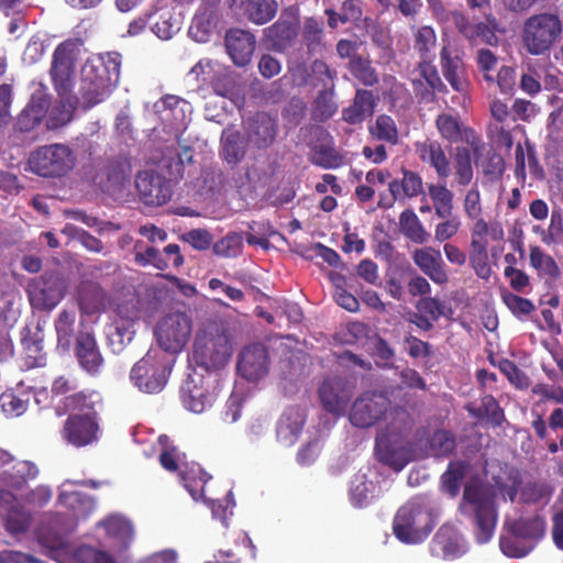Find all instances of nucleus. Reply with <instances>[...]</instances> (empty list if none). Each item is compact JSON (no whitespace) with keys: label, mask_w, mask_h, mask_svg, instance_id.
<instances>
[{"label":"nucleus","mask_w":563,"mask_h":563,"mask_svg":"<svg viewBox=\"0 0 563 563\" xmlns=\"http://www.w3.org/2000/svg\"><path fill=\"white\" fill-rule=\"evenodd\" d=\"M79 52L80 44L75 41L59 44L54 52L49 74L60 99V108H55L51 112V128L69 122L74 111L79 107L87 110L104 101L117 86L80 77L77 90H74V67Z\"/></svg>","instance_id":"obj_1"},{"label":"nucleus","mask_w":563,"mask_h":563,"mask_svg":"<svg viewBox=\"0 0 563 563\" xmlns=\"http://www.w3.org/2000/svg\"><path fill=\"white\" fill-rule=\"evenodd\" d=\"M75 483L65 481L59 487L58 503L71 511L48 514L37 529L38 542L51 550H64L67 536L73 532L80 519H85L95 509V501L74 488Z\"/></svg>","instance_id":"obj_2"},{"label":"nucleus","mask_w":563,"mask_h":563,"mask_svg":"<svg viewBox=\"0 0 563 563\" xmlns=\"http://www.w3.org/2000/svg\"><path fill=\"white\" fill-rule=\"evenodd\" d=\"M497 495L494 486L479 478H472L463 489L459 510L472 519L477 543L488 542L495 532L498 520Z\"/></svg>","instance_id":"obj_3"},{"label":"nucleus","mask_w":563,"mask_h":563,"mask_svg":"<svg viewBox=\"0 0 563 563\" xmlns=\"http://www.w3.org/2000/svg\"><path fill=\"white\" fill-rule=\"evenodd\" d=\"M175 362V356L159 349H150L131 368L130 379L140 391L159 393L166 386Z\"/></svg>","instance_id":"obj_4"},{"label":"nucleus","mask_w":563,"mask_h":563,"mask_svg":"<svg viewBox=\"0 0 563 563\" xmlns=\"http://www.w3.org/2000/svg\"><path fill=\"white\" fill-rule=\"evenodd\" d=\"M232 352L233 343L229 335L210 327L196 334L190 362L202 372L210 373L223 367Z\"/></svg>","instance_id":"obj_5"},{"label":"nucleus","mask_w":563,"mask_h":563,"mask_svg":"<svg viewBox=\"0 0 563 563\" xmlns=\"http://www.w3.org/2000/svg\"><path fill=\"white\" fill-rule=\"evenodd\" d=\"M157 443L161 448V465L166 471L177 474L192 499L198 500L202 497L205 486L210 479V476H208L197 463H189L186 460V455L170 443L167 435H159Z\"/></svg>","instance_id":"obj_6"},{"label":"nucleus","mask_w":563,"mask_h":563,"mask_svg":"<svg viewBox=\"0 0 563 563\" xmlns=\"http://www.w3.org/2000/svg\"><path fill=\"white\" fill-rule=\"evenodd\" d=\"M433 528L431 511L419 500H410L400 507L393 522L394 534L407 544L423 542Z\"/></svg>","instance_id":"obj_7"},{"label":"nucleus","mask_w":563,"mask_h":563,"mask_svg":"<svg viewBox=\"0 0 563 563\" xmlns=\"http://www.w3.org/2000/svg\"><path fill=\"white\" fill-rule=\"evenodd\" d=\"M562 32L561 20L551 13H540L528 18L522 29V41L527 51L540 55L550 49Z\"/></svg>","instance_id":"obj_8"},{"label":"nucleus","mask_w":563,"mask_h":563,"mask_svg":"<svg viewBox=\"0 0 563 563\" xmlns=\"http://www.w3.org/2000/svg\"><path fill=\"white\" fill-rule=\"evenodd\" d=\"M191 332V318L185 312H173L157 322L155 338L161 351L176 357L188 343Z\"/></svg>","instance_id":"obj_9"},{"label":"nucleus","mask_w":563,"mask_h":563,"mask_svg":"<svg viewBox=\"0 0 563 563\" xmlns=\"http://www.w3.org/2000/svg\"><path fill=\"white\" fill-rule=\"evenodd\" d=\"M75 165V155L64 144L42 146L29 158L30 169L43 177H57L69 172Z\"/></svg>","instance_id":"obj_10"},{"label":"nucleus","mask_w":563,"mask_h":563,"mask_svg":"<svg viewBox=\"0 0 563 563\" xmlns=\"http://www.w3.org/2000/svg\"><path fill=\"white\" fill-rule=\"evenodd\" d=\"M211 375H205L197 368L188 373L180 388V398L184 407L195 413H201L212 407L217 398Z\"/></svg>","instance_id":"obj_11"},{"label":"nucleus","mask_w":563,"mask_h":563,"mask_svg":"<svg viewBox=\"0 0 563 563\" xmlns=\"http://www.w3.org/2000/svg\"><path fill=\"white\" fill-rule=\"evenodd\" d=\"M390 399L382 391H365L351 406L349 419L356 428H371L388 412Z\"/></svg>","instance_id":"obj_12"},{"label":"nucleus","mask_w":563,"mask_h":563,"mask_svg":"<svg viewBox=\"0 0 563 563\" xmlns=\"http://www.w3.org/2000/svg\"><path fill=\"white\" fill-rule=\"evenodd\" d=\"M152 111L158 115V119L169 129L174 137L178 140L180 133L186 130L190 121L192 107L188 101L169 95L154 102Z\"/></svg>","instance_id":"obj_13"},{"label":"nucleus","mask_w":563,"mask_h":563,"mask_svg":"<svg viewBox=\"0 0 563 563\" xmlns=\"http://www.w3.org/2000/svg\"><path fill=\"white\" fill-rule=\"evenodd\" d=\"M440 66L451 88L465 98L471 88L466 64L457 48L446 44L440 49Z\"/></svg>","instance_id":"obj_14"},{"label":"nucleus","mask_w":563,"mask_h":563,"mask_svg":"<svg viewBox=\"0 0 563 563\" xmlns=\"http://www.w3.org/2000/svg\"><path fill=\"white\" fill-rule=\"evenodd\" d=\"M65 286L57 276H42L32 279L27 286L31 306L37 310H52L64 298Z\"/></svg>","instance_id":"obj_15"},{"label":"nucleus","mask_w":563,"mask_h":563,"mask_svg":"<svg viewBox=\"0 0 563 563\" xmlns=\"http://www.w3.org/2000/svg\"><path fill=\"white\" fill-rule=\"evenodd\" d=\"M121 55L107 53L88 57L80 69V77L117 85L120 76Z\"/></svg>","instance_id":"obj_16"},{"label":"nucleus","mask_w":563,"mask_h":563,"mask_svg":"<svg viewBox=\"0 0 563 563\" xmlns=\"http://www.w3.org/2000/svg\"><path fill=\"white\" fill-rule=\"evenodd\" d=\"M135 187L142 201L147 206H162L172 198L169 181L150 170L137 174Z\"/></svg>","instance_id":"obj_17"},{"label":"nucleus","mask_w":563,"mask_h":563,"mask_svg":"<svg viewBox=\"0 0 563 563\" xmlns=\"http://www.w3.org/2000/svg\"><path fill=\"white\" fill-rule=\"evenodd\" d=\"M98 424L89 412L71 415L66 420L63 438L71 445L86 446L98 440Z\"/></svg>","instance_id":"obj_18"},{"label":"nucleus","mask_w":563,"mask_h":563,"mask_svg":"<svg viewBox=\"0 0 563 563\" xmlns=\"http://www.w3.org/2000/svg\"><path fill=\"white\" fill-rule=\"evenodd\" d=\"M417 69L419 79L412 80L416 96L424 102L435 101V93H448V87L441 79L433 59L419 60Z\"/></svg>","instance_id":"obj_19"},{"label":"nucleus","mask_w":563,"mask_h":563,"mask_svg":"<svg viewBox=\"0 0 563 563\" xmlns=\"http://www.w3.org/2000/svg\"><path fill=\"white\" fill-rule=\"evenodd\" d=\"M319 398L322 407L334 416H341L352 396L351 388L341 377H328L319 387Z\"/></svg>","instance_id":"obj_20"},{"label":"nucleus","mask_w":563,"mask_h":563,"mask_svg":"<svg viewBox=\"0 0 563 563\" xmlns=\"http://www.w3.org/2000/svg\"><path fill=\"white\" fill-rule=\"evenodd\" d=\"M31 99L18 119V126L22 131L33 129L46 115L49 99L46 87L38 81L31 82Z\"/></svg>","instance_id":"obj_21"},{"label":"nucleus","mask_w":563,"mask_h":563,"mask_svg":"<svg viewBox=\"0 0 563 563\" xmlns=\"http://www.w3.org/2000/svg\"><path fill=\"white\" fill-rule=\"evenodd\" d=\"M236 371L239 378L235 380L233 390L222 411V420L229 424L240 420L246 402V365L244 364V351L239 353Z\"/></svg>","instance_id":"obj_22"},{"label":"nucleus","mask_w":563,"mask_h":563,"mask_svg":"<svg viewBox=\"0 0 563 563\" xmlns=\"http://www.w3.org/2000/svg\"><path fill=\"white\" fill-rule=\"evenodd\" d=\"M411 257L415 265L433 283L438 285L448 283L449 276L440 250L432 246L416 249Z\"/></svg>","instance_id":"obj_23"},{"label":"nucleus","mask_w":563,"mask_h":563,"mask_svg":"<svg viewBox=\"0 0 563 563\" xmlns=\"http://www.w3.org/2000/svg\"><path fill=\"white\" fill-rule=\"evenodd\" d=\"M375 448L378 460L396 472L401 471L409 463V451L404 443V438L378 435Z\"/></svg>","instance_id":"obj_24"},{"label":"nucleus","mask_w":563,"mask_h":563,"mask_svg":"<svg viewBox=\"0 0 563 563\" xmlns=\"http://www.w3.org/2000/svg\"><path fill=\"white\" fill-rule=\"evenodd\" d=\"M298 32L299 24L296 19L279 18L264 30V41L272 49L283 53L292 46Z\"/></svg>","instance_id":"obj_25"},{"label":"nucleus","mask_w":563,"mask_h":563,"mask_svg":"<svg viewBox=\"0 0 563 563\" xmlns=\"http://www.w3.org/2000/svg\"><path fill=\"white\" fill-rule=\"evenodd\" d=\"M390 198L382 197L378 207L390 208L394 202L402 198L417 197L422 192V178L416 172L402 169L401 180L394 179L389 183Z\"/></svg>","instance_id":"obj_26"},{"label":"nucleus","mask_w":563,"mask_h":563,"mask_svg":"<svg viewBox=\"0 0 563 563\" xmlns=\"http://www.w3.org/2000/svg\"><path fill=\"white\" fill-rule=\"evenodd\" d=\"M76 355L80 366L87 373L95 375L102 368L103 358L98 350L95 336L90 332H78Z\"/></svg>","instance_id":"obj_27"},{"label":"nucleus","mask_w":563,"mask_h":563,"mask_svg":"<svg viewBox=\"0 0 563 563\" xmlns=\"http://www.w3.org/2000/svg\"><path fill=\"white\" fill-rule=\"evenodd\" d=\"M277 135V121L266 112L256 113L249 124V142L258 148L271 146Z\"/></svg>","instance_id":"obj_28"},{"label":"nucleus","mask_w":563,"mask_h":563,"mask_svg":"<svg viewBox=\"0 0 563 563\" xmlns=\"http://www.w3.org/2000/svg\"><path fill=\"white\" fill-rule=\"evenodd\" d=\"M505 529L508 533L519 536V538L532 542L533 545L539 541L545 532V520L540 515L531 517H520L515 520H507Z\"/></svg>","instance_id":"obj_29"},{"label":"nucleus","mask_w":563,"mask_h":563,"mask_svg":"<svg viewBox=\"0 0 563 563\" xmlns=\"http://www.w3.org/2000/svg\"><path fill=\"white\" fill-rule=\"evenodd\" d=\"M430 551L433 556L453 559L461 553V545L455 529L450 525H443L435 532Z\"/></svg>","instance_id":"obj_30"},{"label":"nucleus","mask_w":563,"mask_h":563,"mask_svg":"<svg viewBox=\"0 0 563 563\" xmlns=\"http://www.w3.org/2000/svg\"><path fill=\"white\" fill-rule=\"evenodd\" d=\"M416 151L423 163L433 167L440 178L451 174L450 162L438 141H424L416 144Z\"/></svg>","instance_id":"obj_31"},{"label":"nucleus","mask_w":563,"mask_h":563,"mask_svg":"<svg viewBox=\"0 0 563 563\" xmlns=\"http://www.w3.org/2000/svg\"><path fill=\"white\" fill-rule=\"evenodd\" d=\"M38 467L30 461H19L11 470L0 474V484L11 490H21L29 481L37 477Z\"/></svg>","instance_id":"obj_32"},{"label":"nucleus","mask_w":563,"mask_h":563,"mask_svg":"<svg viewBox=\"0 0 563 563\" xmlns=\"http://www.w3.org/2000/svg\"><path fill=\"white\" fill-rule=\"evenodd\" d=\"M375 99L372 91L357 89L353 103L343 110V120L350 124L363 122L374 113Z\"/></svg>","instance_id":"obj_33"},{"label":"nucleus","mask_w":563,"mask_h":563,"mask_svg":"<svg viewBox=\"0 0 563 563\" xmlns=\"http://www.w3.org/2000/svg\"><path fill=\"white\" fill-rule=\"evenodd\" d=\"M54 328L57 336V344L64 350H68L77 332V311L75 307H65L62 309L55 320Z\"/></svg>","instance_id":"obj_34"},{"label":"nucleus","mask_w":563,"mask_h":563,"mask_svg":"<svg viewBox=\"0 0 563 563\" xmlns=\"http://www.w3.org/2000/svg\"><path fill=\"white\" fill-rule=\"evenodd\" d=\"M302 42L307 54L313 56L321 54L325 49L324 23L323 20L316 16L306 18L301 31Z\"/></svg>","instance_id":"obj_35"},{"label":"nucleus","mask_w":563,"mask_h":563,"mask_svg":"<svg viewBox=\"0 0 563 563\" xmlns=\"http://www.w3.org/2000/svg\"><path fill=\"white\" fill-rule=\"evenodd\" d=\"M217 26V15L212 8L201 7L192 18L189 26L190 37L198 43H206L210 40Z\"/></svg>","instance_id":"obj_36"},{"label":"nucleus","mask_w":563,"mask_h":563,"mask_svg":"<svg viewBox=\"0 0 563 563\" xmlns=\"http://www.w3.org/2000/svg\"><path fill=\"white\" fill-rule=\"evenodd\" d=\"M466 410L472 417L478 420H485L486 423L494 428L501 427L506 421L504 409L492 395H485L482 397L479 407L475 408L468 405Z\"/></svg>","instance_id":"obj_37"},{"label":"nucleus","mask_w":563,"mask_h":563,"mask_svg":"<svg viewBox=\"0 0 563 563\" xmlns=\"http://www.w3.org/2000/svg\"><path fill=\"white\" fill-rule=\"evenodd\" d=\"M32 522V514L20 505L10 507L3 516L5 532L15 539L24 536L30 530Z\"/></svg>","instance_id":"obj_38"},{"label":"nucleus","mask_w":563,"mask_h":563,"mask_svg":"<svg viewBox=\"0 0 563 563\" xmlns=\"http://www.w3.org/2000/svg\"><path fill=\"white\" fill-rule=\"evenodd\" d=\"M106 533L114 540L122 550L126 549L134 539L132 523L121 516H110L99 523Z\"/></svg>","instance_id":"obj_39"},{"label":"nucleus","mask_w":563,"mask_h":563,"mask_svg":"<svg viewBox=\"0 0 563 563\" xmlns=\"http://www.w3.org/2000/svg\"><path fill=\"white\" fill-rule=\"evenodd\" d=\"M386 433L384 435L402 439L408 435L415 424L411 413L402 406L389 407L387 415Z\"/></svg>","instance_id":"obj_40"},{"label":"nucleus","mask_w":563,"mask_h":563,"mask_svg":"<svg viewBox=\"0 0 563 563\" xmlns=\"http://www.w3.org/2000/svg\"><path fill=\"white\" fill-rule=\"evenodd\" d=\"M221 143V155L228 164L235 165L243 159L245 144L243 136L236 129L232 126L227 128L222 132Z\"/></svg>","instance_id":"obj_41"},{"label":"nucleus","mask_w":563,"mask_h":563,"mask_svg":"<svg viewBox=\"0 0 563 563\" xmlns=\"http://www.w3.org/2000/svg\"><path fill=\"white\" fill-rule=\"evenodd\" d=\"M191 161L192 153L190 148L184 147L179 152L174 147H166L159 164L167 169L170 179L177 180L184 177L185 165L191 163Z\"/></svg>","instance_id":"obj_42"},{"label":"nucleus","mask_w":563,"mask_h":563,"mask_svg":"<svg viewBox=\"0 0 563 563\" xmlns=\"http://www.w3.org/2000/svg\"><path fill=\"white\" fill-rule=\"evenodd\" d=\"M106 295L103 289L96 284H82L78 291V306L84 314L100 312L104 307Z\"/></svg>","instance_id":"obj_43"},{"label":"nucleus","mask_w":563,"mask_h":563,"mask_svg":"<svg viewBox=\"0 0 563 563\" xmlns=\"http://www.w3.org/2000/svg\"><path fill=\"white\" fill-rule=\"evenodd\" d=\"M269 371L268 350L264 344L249 345V383L265 377Z\"/></svg>","instance_id":"obj_44"},{"label":"nucleus","mask_w":563,"mask_h":563,"mask_svg":"<svg viewBox=\"0 0 563 563\" xmlns=\"http://www.w3.org/2000/svg\"><path fill=\"white\" fill-rule=\"evenodd\" d=\"M468 465L463 461L450 462L446 471L441 475V489L451 498H455L466 475Z\"/></svg>","instance_id":"obj_45"},{"label":"nucleus","mask_w":563,"mask_h":563,"mask_svg":"<svg viewBox=\"0 0 563 563\" xmlns=\"http://www.w3.org/2000/svg\"><path fill=\"white\" fill-rule=\"evenodd\" d=\"M225 51L231 60L239 67L246 65V32L230 29L224 37Z\"/></svg>","instance_id":"obj_46"},{"label":"nucleus","mask_w":563,"mask_h":563,"mask_svg":"<svg viewBox=\"0 0 563 563\" xmlns=\"http://www.w3.org/2000/svg\"><path fill=\"white\" fill-rule=\"evenodd\" d=\"M399 227L401 233L417 244H423L430 238V234L426 231L421 221L411 209H406L400 213Z\"/></svg>","instance_id":"obj_47"},{"label":"nucleus","mask_w":563,"mask_h":563,"mask_svg":"<svg viewBox=\"0 0 563 563\" xmlns=\"http://www.w3.org/2000/svg\"><path fill=\"white\" fill-rule=\"evenodd\" d=\"M429 196L432 200L437 217L449 219L453 213V192L444 185H428Z\"/></svg>","instance_id":"obj_48"},{"label":"nucleus","mask_w":563,"mask_h":563,"mask_svg":"<svg viewBox=\"0 0 563 563\" xmlns=\"http://www.w3.org/2000/svg\"><path fill=\"white\" fill-rule=\"evenodd\" d=\"M310 162L324 169H335L344 165V156L332 145H318L312 148Z\"/></svg>","instance_id":"obj_49"},{"label":"nucleus","mask_w":563,"mask_h":563,"mask_svg":"<svg viewBox=\"0 0 563 563\" xmlns=\"http://www.w3.org/2000/svg\"><path fill=\"white\" fill-rule=\"evenodd\" d=\"M9 314L5 317V324L0 329V361H5L13 354V345L9 336V328H12L20 316V298H12L10 301Z\"/></svg>","instance_id":"obj_50"},{"label":"nucleus","mask_w":563,"mask_h":563,"mask_svg":"<svg viewBox=\"0 0 563 563\" xmlns=\"http://www.w3.org/2000/svg\"><path fill=\"white\" fill-rule=\"evenodd\" d=\"M369 134L378 140L396 145L399 141V133L395 120L387 114H379L375 123L368 128Z\"/></svg>","instance_id":"obj_51"},{"label":"nucleus","mask_w":563,"mask_h":563,"mask_svg":"<svg viewBox=\"0 0 563 563\" xmlns=\"http://www.w3.org/2000/svg\"><path fill=\"white\" fill-rule=\"evenodd\" d=\"M429 449L435 457H446L456 449V438L452 431L435 430L429 439Z\"/></svg>","instance_id":"obj_52"},{"label":"nucleus","mask_w":563,"mask_h":563,"mask_svg":"<svg viewBox=\"0 0 563 563\" xmlns=\"http://www.w3.org/2000/svg\"><path fill=\"white\" fill-rule=\"evenodd\" d=\"M530 265L538 271L540 276H548L551 279H556L561 272L555 260L545 254L540 246H532L530 249Z\"/></svg>","instance_id":"obj_53"},{"label":"nucleus","mask_w":563,"mask_h":563,"mask_svg":"<svg viewBox=\"0 0 563 563\" xmlns=\"http://www.w3.org/2000/svg\"><path fill=\"white\" fill-rule=\"evenodd\" d=\"M130 169L126 165L120 164L111 169L106 184L102 185L103 191L114 198H122L129 185Z\"/></svg>","instance_id":"obj_54"},{"label":"nucleus","mask_w":563,"mask_h":563,"mask_svg":"<svg viewBox=\"0 0 563 563\" xmlns=\"http://www.w3.org/2000/svg\"><path fill=\"white\" fill-rule=\"evenodd\" d=\"M347 68L351 75L362 85L372 87L378 84L379 78L369 59L360 56L349 62Z\"/></svg>","instance_id":"obj_55"},{"label":"nucleus","mask_w":563,"mask_h":563,"mask_svg":"<svg viewBox=\"0 0 563 563\" xmlns=\"http://www.w3.org/2000/svg\"><path fill=\"white\" fill-rule=\"evenodd\" d=\"M437 34L431 26H421L415 33L413 48L419 54L420 60L434 59Z\"/></svg>","instance_id":"obj_56"},{"label":"nucleus","mask_w":563,"mask_h":563,"mask_svg":"<svg viewBox=\"0 0 563 563\" xmlns=\"http://www.w3.org/2000/svg\"><path fill=\"white\" fill-rule=\"evenodd\" d=\"M278 11L276 0H249V20L256 24H265L273 20Z\"/></svg>","instance_id":"obj_57"},{"label":"nucleus","mask_w":563,"mask_h":563,"mask_svg":"<svg viewBox=\"0 0 563 563\" xmlns=\"http://www.w3.org/2000/svg\"><path fill=\"white\" fill-rule=\"evenodd\" d=\"M134 333L133 325L113 322L107 332L108 344L114 353H120L132 341Z\"/></svg>","instance_id":"obj_58"},{"label":"nucleus","mask_w":563,"mask_h":563,"mask_svg":"<svg viewBox=\"0 0 563 563\" xmlns=\"http://www.w3.org/2000/svg\"><path fill=\"white\" fill-rule=\"evenodd\" d=\"M499 547L501 552L509 558H522L534 548L532 542L508 532L500 537Z\"/></svg>","instance_id":"obj_59"},{"label":"nucleus","mask_w":563,"mask_h":563,"mask_svg":"<svg viewBox=\"0 0 563 563\" xmlns=\"http://www.w3.org/2000/svg\"><path fill=\"white\" fill-rule=\"evenodd\" d=\"M213 88L217 95L230 99L238 109L244 108L246 102L244 89L236 86L230 77L217 80Z\"/></svg>","instance_id":"obj_60"},{"label":"nucleus","mask_w":563,"mask_h":563,"mask_svg":"<svg viewBox=\"0 0 563 563\" xmlns=\"http://www.w3.org/2000/svg\"><path fill=\"white\" fill-rule=\"evenodd\" d=\"M435 126L442 139L456 143L462 139V125L456 117L441 113L435 119Z\"/></svg>","instance_id":"obj_61"},{"label":"nucleus","mask_w":563,"mask_h":563,"mask_svg":"<svg viewBox=\"0 0 563 563\" xmlns=\"http://www.w3.org/2000/svg\"><path fill=\"white\" fill-rule=\"evenodd\" d=\"M454 163L457 183L462 186L468 185L473 179L471 151L464 146L456 147Z\"/></svg>","instance_id":"obj_62"},{"label":"nucleus","mask_w":563,"mask_h":563,"mask_svg":"<svg viewBox=\"0 0 563 563\" xmlns=\"http://www.w3.org/2000/svg\"><path fill=\"white\" fill-rule=\"evenodd\" d=\"M338 111V106L334 101V88L329 87L320 90L314 100V112L316 115L321 120L325 121L332 118Z\"/></svg>","instance_id":"obj_63"},{"label":"nucleus","mask_w":563,"mask_h":563,"mask_svg":"<svg viewBox=\"0 0 563 563\" xmlns=\"http://www.w3.org/2000/svg\"><path fill=\"white\" fill-rule=\"evenodd\" d=\"M97 401H99V395L97 393H76L65 397L63 400L65 411L77 410L82 411V413L89 412L91 416H93V406Z\"/></svg>","instance_id":"obj_64"}]
</instances>
